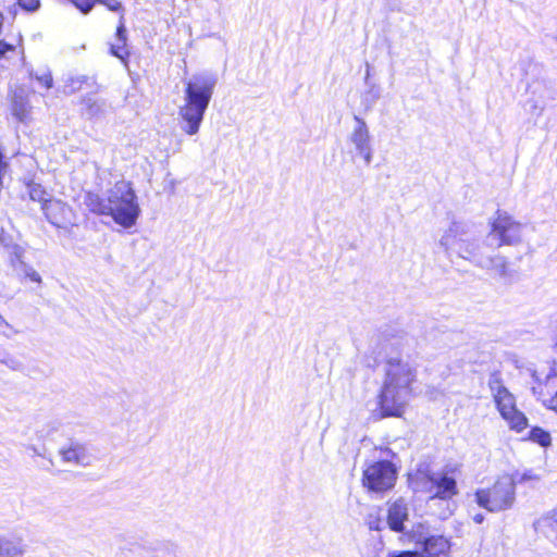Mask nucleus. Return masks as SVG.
<instances>
[{
	"label": "nucleus",
	"instance_id": "10",
	"mask_svg": "<svg viewBox=\"0 0 557 557\" xmlns=\"http://www.w3.org/2000/svg\"><path fill=\"white\" fill-rule=\"evenodd\" d=\"M63 462L87 467L91 465L94 456L88 446L78 441H71L67 446L59 449Z\"/></svg>",
	"mask_w": 557,
	"mask_h": 557
},
{
	"label": "nucleus",
	"instance_id": "6",
	"mask_svg": "<svg viewBox=\"0 0 557 557\" xmlns=\"http://www.w3.org/2000/svg\"><path fill=\"white\" fill-rule=\"evenodd\" d=\"M413 484L417 491L430 494L431 498L449 499L457 494L456 480L443 473L418 470Z\"/></svg>",
	"mask_w": 557,
	"mask_h": 557
},
{
	"label": "nucleus",
	"instance_id": "22",
	"mask_svg": "<svg viewBox=\"0 0 557 557\" xmlns=\"http://www.w3.org/2000/svg\"><path fill=\"white\" fill-rule=\"evenodd\" d=\"M494 401L502 417H506V414H509L517 408L516 398L508 389L503 391L502 395L496 396Z\"/></svg>",
	"mask_w": 557,
	"mask_h": 557
},
{
	"label": "nucleus",
	"instance_id": "35",
	"mask_svg": "<svg viewBox=\"0 0 557 557\" xmlns=\"http://www.w3.org/2000/svg\"><path fill=\"white\" fill-rule=\"evenodd\" d=\"M511 476L516 479L517 483H522L530 480H539V478L532 471H527L522 474L515 473Z\"/></svg>",
	"mask_w": 557,
	"mask_h": 557
},
{
	"label": "nucleus",
	"instance_id": "36",
	"mask_svg": "<svg viewBox=\"0 0 557 557\" xmlns=\"http://www.w3.org/2000/svg\"><path fill=\"white\" fill-rule=\"evenodd\" d=\"M388 557H422L421 553L417 550H403V552H393L388 555Z\"/></svg>",
	"mask_w": 557,
	"mask_h": 557
},
{
	"label": "nucleus",
	"instance_id": "17",
	"mask_svg": "<svg viewBox=\"0 0 557 557\" xmlns=\"http://www.w3.org/2000/svg\"><path fill=\"white\" fill-rule=\"evenodd\" d=\"M457 255L460 258L470 260L475 265H478V260H480L483 256L480 252L478 242L474 239H470L468 234L463 237L462 244L458 247Z\"/></svg>",
	"mask_w": 557,
	"mask_h": 557
},
{
	"label": "nucleus",
	"instance_id": "26",
	"mask_svg": "<svg viewBox=\"0 0 557 557\" xmlns=\"http://www.w3.org/2000/svg\"><path fill=\"white\" fill-rule=\"evenodd\" d=\"M488 388L493 395V398H495L498 395H502L503 391H507L508 388L504 386L503 380L500 377V374L498 372L491 373L487 382Z\"/></svg>",
	"mask_w": 557,
	"mask_h": 557
},
{
	"label": "nucleus",
	"instance_id": "12",
	"mask_svg": "<svg viewBox=\"0 0 557 557\" xmlns=\"http://www.w3.org/2000/svg\"><path fill=\"white\" fill-rule=\"evenodd\" d=\"M409 521V509L406 502L399 498L391 504L387 508V524L394 532L405 533L407 522Z\"/></svg>",
	"mask_w": 557,
	"mask_h": 557
},
{
	"label": "nucleus",
	"instance_id": "18",
	"mask_svg": "<svg viewBox=\"0 0 557 557\" xmlns=\"http://www.w3.org/2000/svg\"><path fill=\"white\" fill-rule=\"evenodd\" d=\"M478 267L487 270H494L500 277H506L508 273L507 260L505 257L496 255L493 257H484L478 260Z\"/></svg>",
	"mask_w": 557,
	"mask_h": 557
},
{
	"label": "nucleus",
	"instance_id": "5",
	"mask_svg": "<svg viewBox=\"0 0 557 557\" xmlns=\"http://www.w3.org/2000/svg\"><path fill=\"white\" fill-rule=\"evenodd\" d=\"M523 225L506 211L497 210L487 235L488 245L498 248L503 245L516 246L522 240Z\"/></svg>",
	"mask_w": 557,
	"mask_h": 557
},
{
	"label": "nucleus",
	"instance_id": "8",
	"mask_svg": "<svg viewBox=\"0 0 557 557\" xmlns=\"http://www.w3.org/2000/svg\"><path fill=\"white\" fill-rule=\"evenodd\" d=\"M347 140L352 146L355 154L361 157L366 165H370L373 160V148L369 127L357 115H355V126L349 133Z\"/></svg>",
	"mask_w": 557,
	"mask_h": 557
},
{
	"label": "nucleus",
	"instance_id": "19",
	"mask_svg": "<svg viewBox=\"0 0 557 557\" xmlns=\"http://www.w3.org/2000/svg\"><path fill=\"white\" fill-rule=\"evenodd\" d=\"M83 112L89 117H99L104 114L107 103L102 99L95 98L92 96H86L82 99Z\"/></svg>",
	"mask_w": 557,
	"mask_h": 557
},
{
	"label": "nucleus",
	"instance_id": "33",
	"mask_svg": "<svg viewBox=\"0 0 557 557\" xmlns=\"http://www.w3.org/2000/svg\"><path fill=\"white\" fill-rule=\"evenodd\" d=\"M17 3L27 12H35L40 8V0H17Z\"/></svg>",
	"mask_w": 557,
	"mask_h": 557
},
{
	"label": "nucleus",
	"instance_id": "38",
	"mask_svg": "<svg viewBox=\"0 0 557 557\" xmlns=\"http://www.w3.org/2000/svg\"><path fill=\"white\" fill-rule=\"evenodd\" d=\"M28 450H30L33 453V455L35 456H39V457H44V458H48L47 457V449L42 446V447H37L35 445H29L27 447Z\"/></svg>",
	"mask_w": 557,
	"mask_h": 557
},
{
	"label": "nucleus",
	"instance_id": "20",
	"mask_svg": "<svg viewBox=\"0 0 557 557\" xmlns=\"http://www.w3.org/2000/svg\"><path fill=\"white\" fill-rule=\"evenodd\" d=\"M126 28L124 22H121L116 28V42L111 45L110 52L121 61L125 62L128 57L126 50Z\"/></svg>",
	"mask_w": 557,
	"mask_h": 557
},
{
	"label": "nucleus",
	"instance_id": "1",
	"mask_svg": "<svg viewBox=\"0 0 557 557\" xmlns=\"http://www.w3.org/2000/svg\"><path fill=\"white\" fill-rule=\"evenodd\" d=\"M384 373L379 395L382 417H399L413 394L417 367L409 359L387 355Z\"/></svg>",
	"mask_w": 557,
	"mask_h": 557
},
{
	"label": "nucleus",
	"instance_id": "7",
	"mask_svg": "<svg viewBox=\"0 0 557 557\" xmlns=\"http://www.w3.org/2000/svg\"><path fill=\"white\" fill-rule=\"evenodd\" d=\"M397 469L388 460L373 462L363 471V485L372 492L383 493L394 487Z\"/></svg>",
	"mask_w": 557,
	"mask_h": 557
},
{
	"label": "nucleus",
	"instance_id": "32",
	"mask_svg": "<svg viewBox=\"0 0 557 557\" xmlns=\"http://www.w3.org/2000/svg\"><path fill=\"white\" fill-rule=\"evenodd\" d=\"M367 525L370 530L381 531L384 522L377 513H370L367 517Z\"/></svg>",
	"mask_w": 557,
	"mask_h": 557
},
{
	"label": "nucleus",
	"instance_id": "25",
	"mask_svg": "<svg viewBox=\"0 0 557 557\" xmlns=\"http://www.w3.org/2000/svg\"><path fill=\"white\" fill-rule=\"evenodd\" d=\"M91 78L88 76H71L63 86L62 92L65 95H73L81 90L84 84H88Z\"/></svg>",
	"mask_w": 557,
	"mask_h": 557
},
{
	"label": "nucleus",
	"instance_id": "28",
	"mask_svg": "<svg viewBox=\"0 0 557 557\" xmlns=\"http://www.w3.org/2000/svg\"><path fill=\"white\" fill-rule=\"evenodd\" d=\"M530 440L543 447H546L550 444L549 433L539 426L533 428L530 431Z\"/></svg>",
	"mask_w": 557,
	"mask_h": 557
},
{
	"label": "nucleus",
	"instance_id": "21",
	"mask_svg": "<svg viewBox=\"0 0 557 557\" xmlns=\"http://www.w3.org/2000/svg\"><path fill=\"white\" fill-rule=\"evenodd\" d=\"M25 553L21 540L0 535V557H20Z\"/></svg>",
	"mask_w": 557,
	"mask_h": 557
},
{
	"label": "nucleus",
	"instance_id": "39",
	"mask_svg": "<svg viewBox=\"0 0 557 557\" xmlns=\"http://www.w3.org/2000/svg\"><path fill=\"white\" fill-rule=\"evenodd\" d=\"M14 50V46L13 45H10L3 40H0V59L2 57H4V54L9 51H13Z\"/></svg>",
	"mask_w": 557,
	"mask_h": 557
},
{
	"label": "nucleus",
	"instance_id": "15",
	"mask_svg": "<svg viewBox=\"0 0 557 557\" xmlns=\"http://www.w3.org/2000/svg\"><path fill=\"white\" fill-rule=\"evenodd\" d=\"M115 557H158L157 547L152 542H129L121 546Z\"/></svg>",
	"mask_w": 557,
	"mask_h": 557
},
{
	"label": "nucleus",
	"instance_id": "27",
	"mask_svg": "<svg viewBox=\"0 0 557 557\" xmlns=\"http://www.w3.org/2000/svg\"><path fill=\"white\" fill-rule=\"evenodd\" d=\"M96 3L102 4L112 12L120 13V23L124 22V7L119 0H91V9Z\"/></svg>",
	"mask_w": 557,
	"mask_h": 557
},
{
	"label": "nucleus",
	"instance_id": "30",
	"mask_svg": "<svg viewBox=\"0 0 557 557\" xmlns=\"http://www.w3.org/2000/svg\"><path fill=\"white\" fill-rule=\"evenodd\" d=\"M30 77H34L38 83H40L47 89H50L53 85L52 74L49 70H45L42 73H34L29 72Z\"/></svg>",
	"mask_w": 557,
	"mask_h": 557
},
{
	"label": "nucleus",
	"instance_id": "29",
	"mask_svg": "<svg viewBox=\"0 0 557 557\" xmlns=\"http://www.w3.org/2000/svg\"><path fill=\"white\" fill-rule=\"evenodd\" d=\"M0 363L14 371L22 370L23 368V363L20 359L5 351H0Z\"/></svg>",
	"mask_w": 557,
	"mask_h": 557
},
{
	"label": "nucleus",
	"instance_id": "16",
	"mask_svg": "<svg viewBox=\"0 0 557 557\" xmlns=\"http://www.w3.org/2000/svg\"><path fill=\"white\" fill-rule=\"evenodd\" d=\"M32 107L27 96L23 90L15 91L12 98V113L20 122H26L29 119Z\"/></svg>",
	"mask_w": 557,
	"mask_h": 557
},
{
	"label": "nucleus",
	"instance_id": "2",
	"mask_svg": "<svg viewBox=\"0 0 557 557\" xmlns=\"http://www.w3.org/2000/svg\"><path fill=\"white\" fill-rule=\"evenodd\" d=\"M84 203L88 210L98 215H110L115 223L129 228L136 224L140 214L137 196L131 183L116 182L106 195L87 193Z\"/></svg>",
	"mask_w": 557,
	"mask_h": 557
},
{
	"label": "nucleus",
	"instance_id": "14",
	"mask_svg": "<svg viewBox=\"0 0 557 557\" xmlns=\"http://www.w3.org/2000/svg\"><path fill=\"white\" fill-rule=\"evenodd\" d=\"M10 263L13 271L20 277H27L33 282L40 283V275L24 261V250L20 246H14L10 252Z\"/></svg>",
	"mask_w": 557,
	"mask_h": 557
},
{
	"label": "nucleus",
	"instance_id": "24",
	"mask_svg": "<svg viewBox=\"0 0 557 557\" xmlns=\"http://www.w3.org/2000/svg\"><path fill=\"white\" fill-rule=\"evenodd\" d=\"M502 418L506 420L509 423L510 428L516 430L517 432H521L528 426L527 417L517 408L513 409L509 414H506V417Z\"/></svg>",
	"mask_w": 557,
	"mask_h": 557
},
{
	"label": "nucleus",
	"instance_id": "9",
	"mask_svg": "<svg viewBox=\"0 0 557 557\" xmlns=\"http://www.w3.org/2000/svg\"><path fill=\"white\" fill-rule=\"evenodd\" d=\"M423 548L422 557H449L450 544L442 535L423 536L421 533L409 536Z\"/></svg>",
	"mask_w": 557,
	"mask_h": 557
},
{
	"label": "nucleus",
	"instance_id": "31",
	"mask_svg": "<svg viewBox=\"0 0 557 557\" xmlns=\"http://www.w3.org/2000/svg\"><path fill=\"white\" fill-rule=\"evenodd\" d=\"M46 191L39 186H30L29 187V197L34 201H38L41 203V206L45 203V201H48L49 199L45 198Z\"/></svg>",
	"mask_w": 557,
	"mask_h": 557
},
{
	"label": "nucleus",
	"instance_id": "37",
	"mask_svg": "<svg viewBox=\"0 0 557 557\" xmlns=\"http://www.w3.org/2000/svg\"><path fill=\"white\" fill-rule=\"evenodd\" d=\"M0 333L7 337H11L12 335L17 334L18 331L15 330L10 323L7 322V324H0Z\"/></svg>",
	"mask_w": 557,
	"mask_h": 557
},
{
	"label": "nucleus",
	"instance_id": "4",
	"mask_svg": "<svg viewBox=\"0 0 557 557\" xmlns=\"http://www.w3.org/2000/svg\"><path fill=\"white\" fill-rule=\"evenodd\" d=\"M516 484L513 476H500L492 487L475 492L476 504L491 512L508 510L516 500Z\"/></svg>",
	"mask_w": 557,
	"mask_h": 557
},
{
	"label": "nucleus",
	"instance_id": "13",
	"mask_svg": "<svg viewBox=\"0 0 557 557\" xmlns=\"http://www.w3.org/2000/svg\"><path fill=\"white\" fill-rule=\"evenodd\" d=\"M468 234V225L463 222H453L449 228L440 239V245L447 253L458 252V247L462 244L463 237Z\"/></svg>",
	"mask_w": 557,
	"mask_h": 557
},
{
	"label": "nucleus",
	"instance_id": "3",
	"mask_svg": "<svg viewBox=\"0 0 557 557\" xmlns=\"http://www.w3.org/2000/svg\"><path fill=\"white\" fill-rule=\"evenodd\" d=\"M218 83L212 73H198L185 82L183 104L178 108L180 124L187 135L199 132L205 113Z\"/></svg>",
	"mask_w": 557,
	"mask_h": 557
},
{
	"label": "nucleus",
	"instance_id": "40",
	"mask_svg": "<svg viewBox=\"0 0 557 557\" xmlns=\"http://www.w3.org/2000/svg\"><path fill=\"white\" fill-rule=\"evenodd\" d=\"M472 519H473V521H474L475 523H482V522H483V520H484V515H482V513H476V515H474V516H473V518H472Z\"/></svg>",
	"mask_w": 557,
	"mask_h": 557
},
{
	"label": "nucleus",
	"instance_id": "41",
	"mask_svg": "<svg viewBox=\"0 0 557 557\" xmlns=\"http://www.w3.org/2000/svg\"><path fill=\"white\" fill-rule=\"evenodd\" d=\"M0 324H7V321L3 319L2 315H0Z\"/></svg>",
	"mask_w": 557,
	"mask_h": 557
},
{
	"label": "nucleus",
	"instance_id": "23",
	"mask_svg": "<svg viewBox=\"0 0 557 557\" xmlns=\"http://www.w3.org/2000/svg\"><path fill=\"white\" fill-rule=\"evenodd\" d=\"M536 528L557 539V508L536 521Z\"/></svg>",
	"mask_w": 557,
	"mask_h": 557
},
{
	"label": "nucleus",
	"instance_id": "34",
	"mask_svg": "<svg viewBox=\"0 0 557 557\" xmlns=\"http://www.w3.org/2000/svg\"><path fill=\"white\" fill-rule=\"evenodd\" d=\"M403 342H404L403 337H394L392 339L385 341L382 348H383V350H385L387 352L388 350L399 348L403 345Z\"/></svg>",
	"mask_w": 557,
	"mask_h": 557
},
{
	"label": "nucleus",
	"instance_id": "11",
	"mask_svg": "<svg viewBox=\"0 0 557 557\" xmlns=\"http://www.w3.org/2000/svg\"><path fill=\"white\" fill-rule=\"evenodd\" d=\"M41 209L47 220L58 227H62L71 222L72 210L70 206L59 199H49L45 201Z\"/></svg>",
	"mask_w": 557,
	"mask_h": 557
}]
</instances>
